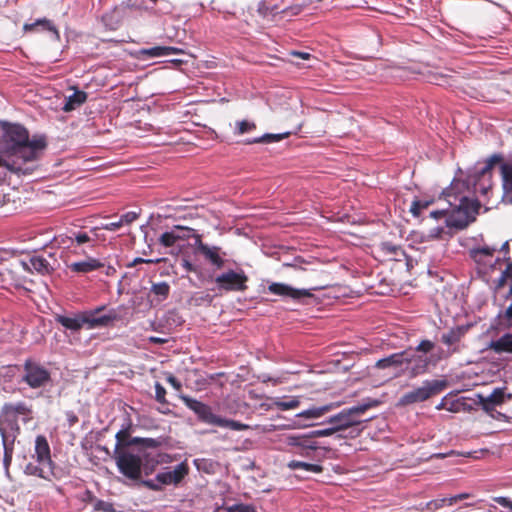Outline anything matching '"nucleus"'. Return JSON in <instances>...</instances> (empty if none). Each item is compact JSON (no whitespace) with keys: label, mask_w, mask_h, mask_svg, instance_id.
<instances>
[{"label":"nucleus","mask_w":512,"mask_h":512,"mask_svg":"<svg viewBox=\"0 0 512 512\" xmlns=\"http://www.w3.org/2000/svg\"><path fill=\"white\" fill-rule=\"evenodd\" d=\"M444 233L443 227H435L429 231V233L425 236L428 240H435L441 238Z\"/></svg>","instance_id":"nucleus-55"},{"label":"nucleus","mask_w":512,"mask_h":512,"mask_svg":"<svg viewBox=\"0 0 512 512\" xmlns=\"http://www.w3.org/2000/svg\"><path fill=\"white\" fill-rule=\"evenodd\" d=\"M184 50L172 46H155L151 48H143L140 50V54L146 58H156L167 56L170 54H183Z\"/></svg>","instance_id":"nucleus-21"},{"label":"nucleus","mask_w":512,"mask_h":512,"mask_svg":"<svg viewBox=\"0 0 512 512\" xmlns=\"http://www.w3.org/2000/svg\"><path fill=\"white\" fill-rule=\"evenodd\" d=\"M113 458L119 472L127 479L137 482L140 486V481H142L143 456L128 451L117 452L113 455Z\"/></svg>","instance_id":"nucleus-5"},{"label":"nucleus","mask_w":512,"mask_h":512,"mask_svg":"<svg viewBox=\"0 0 512 512\" xmlns=\"http://www.w3.org/2000/svg\"><path fill=\"white\" fill-rule=\"evenodd\" d=\"M122 223L120 221V219L117 221V222H111V223H107L103 226V229L105 230H109V231H115L117 229H119L120 227H122Z\"/></svg>","instance_id":"nucleus-60"},{"label":"nucleus","mask_w":512,"mask_h":512,"mask_svg":"<svg viewBox=\"0 0 512 512\" xmlns=\"http://www.w3.org/2000/svg\"><path fill=\"white\" fill-rule=\"evenodd\" d=\"M257 12L259 15L266 17L271 12V10L265 1H261L258 4Z\"/></svg>","instance_id":"nucleus-58"},{"label":"nucleus","mask_w":512,"mask_h":512,"mask_svg":"<svg viewBox=\"0 0 512 512\" xmlns=\"http://www.w3.org/2000/svg\"><path fill=\"white\" fill-rule=\"evenodd\" d=\"M172 230L178 231L179 236H184V240H187L191 237L193 238V236L196 235L195 233H193V229L188 228V227H183L180 225L174 226V228Z\"/></svg>","instance_id":"nucleus-50"},{"label":"nucleus","mask_w":512,"mask_h":512,"mask_svg":"<svg viewBox=\"0 0 512 512\" xmlns=\"http://www.w3.org/2000/svg\"><path fill=\"white\" fill-rule=\"evenodd\" d=\"M34 452L36 454L43 455L46 458H51L50 446L44 435H38L36 437Z\"/></svg>","instance_id":"nucleus-38"},{"label":"nucleus","mask_w":512,"mask_h":512,"mask_svg":"<svg viewBox=\"0 0 512 512\" xmlns=\"http://www.w3.org/2000/svg\"><path fill=\"white\" fill-rule=\"evenodd\" d=\"M181 266L185 269L186 272L188 273H198L199 272V268L198 266H196L195 264H193L192 262H190L187 258H183L181 260Z\"/></svg>","instance_id":"nucleus-54"},{"label":"nucleus","mask_w":512,"mask_h":512,"mask_svg":"<svg viewBox=\"0 0 512 512\" xmlns=\"http://www.w3.org/2000/svg\"><path fill=\"white\" fill-rule=\"evenodd\" d=\"M447 387L446 380H426L421 387L409 391L401 396L399 405L407 406L424 402L434 395L441 393Z\"/></svg>","instance_id":"nucleus-7"},{"label":"nucleus","mask_w":512,"mask_h":512,"mask_svg":"<svg viewBox=\"0 0 512 512\" xmlns=\"http://www.w3.org/2000/svg\"><path fill=\"white\" fill-rule=\"evenodd\" d=\"M216 426L226 427V428H229V429L235 430V431H243V430H247L249 428V426L247 424H243V423H241L239 421H235V420L224 419L221 417L218 418Z\"/></svg>","instance_id":"nucleus-40"},{"label":"nucleus","mask_w":512,"mask_h":512,"mask_svg":"<svg viewBox=\"0 0 512 512\" xmlns=\"http://www.w3.org/2000/svg\"><path fill=\"white\" fill-rule=\"evenodd\" d=\"M63 249H65V262L67 263L68 262V259L70 258L71 255H83L86 253L85 249L83 248V246H76V245H67V244H60Z\"/></svg>","instance_id":"nucleus-46"},{"label":"nucleus","mask_w":512,"mask_h":512,"mask_svg":"<svg viewBox=\"0 0 512 512\" xmlns=\"http://www.w3.org/2000/svg\"><path fill=\"white\" fill-rule=\"evenodd\" d=\"M184 236H179L178 231H166L158 239L160 245L169 248L173 247L178 241H183Z\"/></svg>","instance_id":"nucleus-33"},{"label":"nucleus","mask_w":512,"mask_h":512,"mask_svg":"<svg viewBox=\"0 0 512 512\" xmlns=\"http://www.w3.org/2000/svg\"><path fill=\"white\" fill-rule=\"evenodd\" d=\"M6 167L8 170L15 172V173H29L33 170L31 167H22L19 165L18 161L12 160L11 162H8L6 160H3L0 158V167Z\"/></svg>","instance_id":"nucleus-41"},{"label":"nucleus","mask_w":512,"mask_h":512,"mask_svg":"<svg viewBox=\"0 0 512 512\" xmlns=\"http://www.w3.org/2000/svg\"><path fill=\"white\" fill-rule=\"evenodd\" d=\"M49 258L52 261L42 255H35L29 259L28 263L21 262V265L23 269L28 272H36L43 276L51 275L56 270L58 261L53 258L51 254L49 255Z\"/></svg>","instance_id":"nucleus-15"},{"label":"nucleus","mask_w":512,"mask_h":512,"mask_svg":"<svg viewBox=\"0 0 512 512\" xmlns=\"http://www.w3.org/2000/svg\"><path fill=\"white\" fill-rule=\"evenodd\" d=\"M142 446L146 448H157L160 446V441L153 438H143Z\"/></svg>","instance_id":"nucleus-57"},{"label":"nucleus","mask_w":512,"mask_h":512,"mask_svg":"<svg viewBox=\"0 0 512 512\" xmlns=\"http://www.w3.org/2000/svg\"><path fill=\"white\" fill-rule=\"evenodd\" d=\"M33 461L26 464L24 468V474L28 476H35L44 480L51 481L55 476L54 473V462L51 458H46L43 455L34 454L32 455Z\"/></svg>","instance_id":"nucleus-12"},{"label":"nucleus","mask_w":512,"mask_h":512,"mask_svg":"<svg viewBox=\"0 0 512 512\" xmlns=\"http://www.w3.org/2000/svg\"><path fill=\"white\" fill-rule=\"evenodd\" d=\"M481 204L477 199H470L468 197H462L457 208V213L465 215L464 220L452 221L446 220L447 226L465 228L469 222L474 221L476 215L479 213Z\"/></svg>","instance_id":"nucleus-13"},{"label":"nucleus","mask_w":512,"mask_h":512,"mask_svg":"<svg viewBox=\"0 0 512 512\" xmlns=\"http://www.w3.org/2000/svg\"><path fill=\"white\" fill-rule=\"evenodd\" d=\"M275 407L282 411L290 410L297 408L300 405V401L296 397H292L291 399L284 401L281 399H276L274 401Z\"/></svg>","instance_id":"nucleus-43"},{"label":"nucleus","mask_w":512,"mask_h":512,"mask_svg":"<svg viewBox=\"0 0 512 512\" xmlns=\"http://www.w3.org/2000/svg\"><path fill=\"white\" fill-rule=\"evenodd\" d=\"M138 213L134 212V211H129L123 215H121L120 217V221L122 223V225H128V224H131L132 222H134L137 218H138Z\"/></svg>","instance_id":"nucleus-53"},{"label":"nucleus","mask_w":512,"mask_h":512,"mask_svg":"<svg viewBox=\"0 0 512 512\" xmlns=\"http://www.w3.org/2000/svg\"><path fill=\"white\" fill-rule=\"evenodd\" d=\"M256 129V124L248 120H241L236 122L235 133L242 135L244 133L251 132Z\"/></svg>","instance_id":"nucleus-45"},{"label":"nucleus","mask_w":512,"mask_h":512,"mask_svg":"<svg viewBox=\"0 0 512 512\" xmlns=\"http://www.w3.org/2000/svg\"><path fill=\"white\" fill-rule=\"evenodd\" d=\"M287 467L291 470L302 469L310 473H321L323 467L318 464H311L302 461L292 460L287 464Z\"/></svg>","instance_id":"nucleus-35"},{"label":"nucleus","mask_w":512,"mask_h":512,"mask_svg":"<svg viewBox=\"0 0 512 512\" xmlns=\"http://www.w3.org/2000/svg\"><path fill=\"white\" fill-rule=\"evenodd\" d=\"M155 399L157 402L162 403V404L167 402L166 401V390L158 382L155 384Z\"/></svg>","instance_id":"nucleus-49"},{"label":"nucleus","mask_w":512,"mask_h":512,"mask_svg":"<svg viewBox=\"0 0 512 512\" xmlns=\"http://www.w3.org/2000/svg\"><path fill=\"white\" fill-rule=\"evenodd\" d=\"M45 147L46 141L44 138H33L15 150H11L9 154L14 157V161H18L19 165L23 167L27 163L37 161Z\"/></svg>","instance_id":"nucleus-10"},{"label":"nucleus","mask_w":512,"mask_h":512,"mask_svg":"<svg viewBox=\"0 0 512 512\" xmlns=\"http://www.w3.org/2000/svg\"><path fill=\"white\" fill-rule=\"evenodd\" d=\"M214 282L222 292H245L248 289L249 277L242 268L228 269L217 276L212 274L206 278Z\"/></svg>","instance_id":"nucleus-3"},{"label":"nucleus","mask_w":512,"mask_h":512,"mask_svg":"<svg viewBox=\"0 0 512 512\" xmlns=\"http://www.w3.org/2000/svg\"><path fill=\"white\" fill-rule=\"evenodd\" d=\"M188 474L189 466L187 462L184 461L176 465L172 470L166 469L165 471L159 472L155 479L140 481V486L151 491L160 492L163 490V486L179 485Z\"/></svg>","instance_id":"nucleus-4"},{"label":"nucleus","mask_w":512,"mask_h":512,"mask_svg":"<svg viewBox=\"0 0 512 512\" xmlns=\"http://www.w3.org/2000/svg\"><path fill=\"white\" fill-rule=\"evenodd\" d=\"M166 381L177 391L182 389L181 382L171 373H169L166 377Z\"/></svg>","instance_id":"nucleus-56"},{"label":"nucleus","mask_w":512,"mask_h":512,"mask_svg":"<svg viewBox=\"0 0 512 512\" xmlns=\"http://www.w3.org/2000/svg\"><path fill=\"white\" fill-rule=\"evenodd\" d=\"M213 512H257L252 504L238 503L232 506H218Z\"/></svg>","instance_id":"nucleus-37"},{"label":"nucleus","mask_w":512,"mask_h":512,"mask_svg":"<svg viewBox=\"0 0 512 512\" xmlns=\"http://www.w3.org/2000/svg\"><path fill=\"white\" fill-rule=\"evenodd\" d=\"M432 203L433 200H414L410 206V212L413 216L419 217L421 212L427 209Z\"/></svg>","instance_id":"nucleus-42"},{"label":"nucleus","mask_w":512,"mask_h":512,"mask_svg":"<svg viewBox=\"0 0 512 512\" xmlns=\"http://www.w3.org/2000/svg\"><path fill=\"white\" fill-rule=\"evenodd\" d=\"M334 433H336V431L334 430V428L332 426L329 428H325V429L310 431V434H311V436H313L314 440H316V438H318V437H326V436H330Z\"/></svg>","instance_id":"nucleus-51"},{"label":"nucleus","mask_w":512,"mask_h":512,"mask_svg":"<svg viewBox=\"0 0 512 512\" xmlns=\"http://www.w3.org/2000/svg\"><path fill=\"white\" fill-rule=\"evenodd\" d=\"M23 371L22 382L26 383L32 389L45 387L51 381L50 372L33 359L29 358L25 360Z\"/></svg>","instance_id":"nucleus-8"},{"label":"nucleus","mask_w":512,"mask_h":512,"mask_svg":"<svg viewBox=\"0 0 512 512\" xmlns=\"http://www.w3.org/2000/svg\"><path fill=\"white\" fill-rule=\"evenodd\" d=\"M24 31L26 32H34V31H49L52 34H54L57 38H59V32L56 26L53 24L52 21L43 18L38 19L34 23H26L23 26Z\"/></svg>","instance_id":"nucleus-25"},{"label":"nucleus","mask_w":512,"mask_h":512,"mask_svg":"<svg viewBox=\"0 0 512 512\" xmlns=\"http://www.w3.org/2000/svg\"><path fill=\"white\" fill-rule=\"evenodd\" d=\"M181 400L198 416L201 422L211 425L217 424L219 416L212 412L210 406L186 395L181 396Z\"/></svg>","instance_id":"nucleus-17"},{"label":"nucleus","mask_w":512,"mask_h":512,"mask_svg":"<svg viewBox=\"0 0 512 512\" xmlns=\"http://www.w3.org/2000/svg\"><path fill=\"white\" fill-rule=\"evenodd\" d=\"M334 408H335V404H333V403L323 405V406H313V407L308 408L307 410L302 411L297 416L303 417L306 419H318V418L324 416L325 414L329 413L330 411H332Z\"/></svg>","instance_id":"nucleus-27"},{"label":"nucleus","mask_w":512,"mask_h":512,"mask_svg":"<svg viewBox=\"0 0 512 512\" xmlns=\"http://www.w3.org/2000/svg\"><path fill=\"white\" fill-rule=\"evenodd\" d=\"M167 317H168V319H172L173 322L181 324V317L179 316V314L176 311H169L167 313Z\"/></svg>","instance_id":"nucleus-61"},{"label":"nucleus","mask_w":512,"mask_h":512,"mask_svg":"<svg viewBox=\"0 0 512 512\" xmlns=\"http://www.w3.org/2000/svg\"><path fill=\"white\" fill-rule=\"evenodd\" d=\"M281 441L284 445L283 450L303 457H310L313 451L321 448L310 432L288 434Z\"/></svg>","instance_id":"nucleus-6"},{"label":"nucleus","mask_w":512,"mask_h":512,"mask_svg":"<svg viewBox=\"0 0 512 512\" xmlns=\"http://www.w3.org/2000/svg\"><path fill=\"white\" fill-rule=\"evenodd\" d=\"M151 292L162 297V299H166L170 293V286L167 282L154 283L151 287Z\"/></svg>","instance_id":"nucleus-44"},{"label":"nucleus","mask_w":512,"mask_h":512,"mask_svg":"<svg viewBox=\"0 0 512 512\" xmlns=\"http://www.w3.org/2000/svg\"><path fill=\"white\" fill-rule=\"evenodd\" d=\"M435 347V344L428 340H422L415 349L409 348L403 350L404 358V371L407 372L410 378L417 377L425 374L431 363L430 357L426 354L431 352Z\"/></svg>","instance_id":"nucleus-2"},{"label":"nucleus","mask_w":512,"mask_h":512,"mask_svg":"<svg viewBox=\"0 0 512 512\" xmlns=\"http://www.w3.org/2000/svg\"><path fill=\"white\" fill-rule=\"evenodd\" d=\"M489 348L495 353H511L512 354V333H506L499 339L491 341Z\"/></svg>","instance_id":"nucleus-26"},{"label":"nucleus","mask_w":512,"mask_h":512,"mask_svg":"<svg viewBox=\"0 0 512 512\" xmlns=\"http://www.w3.org/2000/svg\"><path fill=\"white\" fill-rule=\"evenodd\" d=\"M445 505H446V500H444V498L435 499V500H431L428 503H426V508L429 511L434 512V511L444 507Z\"/></svg>","instance_id":"nucleus-52"},{"label":"nucleus","mask_w":512,"mask_h":512,"mask_svg":"<svg viewBox=\"0 0 512 512\" xmlns=\"http://www.w3.org/2000/svg\"><path fill=\"white\" fill-rule=\"evenodd\" d=\"M291 55L299 57L304 60H309L311 58V54L307 52L292 51Z\"/></svg>","instance_id":"nucleus-62"},{"label":"nucleus","mask_w":512,"mask_h":512,"mask_svg":"<svg viewBox=\"0 0 512 512\" xmlns=\"http://www.w3.org/2000/svg\"><path fill=\"white\" fill-rule=\"evenodd\" d=\"M500 173L505 197L512 204V164L502 163L500 166Z\"/></svg>","instance_id":"nucleus-24"},{"label":"nucleus","mask_w":512,"mask_h":512,"mask_svg":"<svg viewBox=\"0 0 512 512\" xmlns=\"http://www.w3.org/2000/svg\"><path fill=\"white\" fill-rule=\"evenodd\" d=\"M104 308V306H101L92 311L78 314L75 317L57 315L55 319L57 323L71 331H79L85 324H87L89 329L106 327L117 319V315L115 312L100 315Z\"/></svg>","instance_id":"nucleus-1"},{"label":"nucleus","mask_w":512,"mask_h":512,"mask_svg":"<svg viewBox=\"0 0 512 512\" xmlns=\"http://www.w3.org/2000/svg\"><path fill=\"white\" fill-rule=\"evenodd\" d=\"M3 131L4 141L10 144L8 153L30 140L28 130L22 125L3 123Z\"/></svg>","instance_id":"nucleus-14"},{"label":"nucleus","mask_w":512,"mask_h":512,"mask_svg":"<svg viewBox=\"0 0 512 512\" xmlns=\"http://www.w3.org/2000/svg\"><path fill=\"white\" fill-rule=\"evenodd\" d=\"M31 412V408L25 402L5 403L0 417L7 422H15L19 415H29Z\"/></svg>","instance_id":"nucleus-20"},{"label":"nucleus","mask_w":512,"mask_h":512,"mask_svg":"<svg viewBox=\"0 0 512 512\" xmlns=\"http://www.w3.org/2000/svg\"><path fill=\"white\" fill-rule=\"evenodd\" d=\"M506 269L501 273L503 276H505L507 279L512 280V261L510 257H507L506 259Z\"/></svg>","instance_id":"nucleus-59"},{"label":"nucleus","mask_w":512,"mask_h":512,"mask_svg":"<svg viewBox=\"0 0 512 512\" xmlns=\"http://www.w3.org/2000/svg\"><path fill=\"white\" fill-rule=\"evenodd\" d=\"M404 354L403 351L393 353L385 358L379 359L375 363V367L378 369H388L392 368L394 370L401 369L404 367Z\"/></svg>","instance_id":"nucleus-22"},{"label":"nucleus","mask_w":512,"mask_h":512,"mask_svg":"<svg viewBox=\"0 0 512 512\" xmlns=\"http://www.w3.org/2000/svg\"><path fill=\"white\" fill-rule=\"evenodd\" d=\"M267 289L271 294L299 302L304 298L313 297L311 289H297L285 283L273 282L268 285Z\"/></svg>","instance_id":"nucleus-16"},{"label":"nucleus","mask_w":512,"mask_h":512,"mask_svg":"<svg viewBox=\"0 0 512 512\" xmlns=\"http://www.w3.org/2000/svg\"><path fill=\"white\" fill-rule=\"evenodd\" d=\"M506 387L495 388L489 396L478 395L479 404L481 408L491 413L495 410V407L501 406L507 401L512 400V393L506 392Z\"/></svg>","instance_id":"nucleus-18"},{"label":"nucleus","mask_w":512,"mask_h":512,"mask_svg":"<svg viewBox=\"0 0 512 512\" xmlns=\"http://www.w3.org/2000/svg\"><path fill=\"white\" fill-rule=\"evenodd\" d=\"M289 135H290L289 132L281 133V134H265V135H263L261 137L254 138V139L248 141L247 143L248 144H253V143H272V142H278V141H281V140L287 138Z\"/></svg>","instance_id":"nucleus-39"},{"label":"nucleus","mask_w":512,"mask_h":512,"mask_svg":"<svg viewBox=\"0 0 512 512\" xmlns=\"http://www.w3.org/2000/svg\"><path fill=\"white\" fill-rule=\"evenodd\" d=\"M495 327L499 330L512 328V303L504 311L498 313L495 318Z\"/></svg>","instance_id":"nucleus-30"},{"label":"nucleus","mask_w":512,"mask_h":512,"mask_svg":"<svg viewBox=\"0 0 512 512\" xmlns=\"http://www.w3.org/2000/svg\"><path fill=\"white\" fill-rule=\"evenodd\" d=\"M446 215V210H436L430 213V216L435 219L443 218Z\"/></svg>","instance_id":"nucleus-63"},{"label":"nucleus","mask_w":512,"mask_h":512,"mask_svg":"<svg viewBox=\"0 0 512 512\" xmlns=\"http://www.w3.org/2000/svg\"><path fill=\"white\" fill-rule=\"evenodd\" d=\"M464 335V329L462 327H456L450 329L447 333L441 336V341L448 346L458 343Z\"/></svg>","instance_id":"nucleus-34"},{"label":"nucleus","mask_w":512,"mask_h":512,"mask_svg":"<svg viewBox=\"0 0 512 512\" xmlns=\"http://www.w3.org/2000/svg\"><path fill=\"white\" fill-rule=\"evenodd\" d=\"M87 100V93L84 91L76 90L72 95L66 98L63 106L65 112H70L77 107L81 106Z\"/></svg>","instance_id":"nucleus-28"},{"label":"nucleus","mask_w":512,"mask_h":512,"mask_svg":"<svg viewBox=\"0 0 512 512\" xmlns=\"http://www.w3.org/2000/svg\"><path fill=\"white\" fill-rule=\"evenodd\" d=\"M502 156L499 154H493L490 156L486 162L484 167H482L479 171L475 174V179L479 180L481 177L485 176L486 174H490L494 165L497 163H500L502 161Z\"/></svg>","instance_id":"nucleus-36"},{"label":"nucleus","mask_w":512,"mask_h":512,"mask_svg":"<svg viewBox=\"0 0 512 512\" xmlns=\"http://www.w3.org/2000/svg\"><path fill=\"white\" fill-rule=\"evenodd\" d=\"M194 244L192 248L195 254H200L203 258L209 262L216 269H222L225 265V255L226 253L222 251V248L219 246H210L207 243L202 241L201 235H194Z\"/></svg>","instance_id":"nucleus-11"},{"label":"nucleus","mask_w":512,"mask_h":512,"mask_svg":"<svg viewBox=\"0 0 512 512\" xmlns=\"http://www.w3.org/2000/svg\"><path fill=\"white\" fill-rule=\"evenodd\" d=\"M116 445L114 449V454L117 452H128L129 451V441H130V433L127 429H121L116 433Z\"/></svg>","instance_id":"nucleus-32"},{"label":"nucleus","mask_w":512,"mask_h":512,"mask_svg":"<svg viewBox=\"0 0 512 512\" xmlns=\"http://www.w3.org/2000/svg\"><path fill=\"white\" fill-rule=\"evenodd\" d=\"M382 250L386 253L392 254L394 256H399L403 254V251L400 246H397L391 242L382 243Z\"/></svg>","instance_id":"nucleus-47"},{"label":"nucleus","mask_w":512,"mask_h":512,"mask_svg":"<svg viewBox=\"0 0 512 512\" xmlns=\"http://www.w3.org/2000/svg\"><path fill=\"white\" fill-rule=\"evenodd\" d=\"M68 268L75 273H89L103 267V264L95 258L89 257L84 261L73 262L68 264Z\"/></svg>","instance_id":"nucleus-23"},{"label":"nucleus","mask_w":512,"mask_h":512,"mask_svg":"<svg viewBox=\"0 0 512 512\" xmlns=\"http://www.w3.org/2000/svg\"><path fill=\"white\" fill-rule=\"evenodd\" d=\"M495 251V248L485 246L471 249L469 255L477 264H485L484 259L486 257H493Z\"/></svg>","instance_id":"nucleus-31"},{"label":"nucleus","mask_w":512,"mask_h":512,"mask_svg":"<svg viewBox=\"0 0 512 512\" xmlns=\"http://www.w3.org/2000/svg\"><path fill=\"white\" fill-rule=\"evenodd\" d=\"M58 244L83 246L87 244L89 247L95 246V238L91 237L83 230H69L67 234L59 235L55 238Z\"/></svg>","instance_id":"nucleus-19"},{"label":"nucleus","mask_w":512,"mask_h":512,"mask_svg":"<svg viewBox=\"0 0 512 512\" xmlns=\"http://www.w3.org/2000/svg\"><path fill=\"white\" fill-rule=\"evenodd\" d=\"M370 406L371 405L369 404H362L344 409L340 413L331 416L327 420V423L330 424L336 432L359 425L361 423L359 418L360 415H362Z\"/></svg>","instance_id":"nucleus-9"},{"label":"nucleus","mask_w":512,"mask_h":512,"mask_svg":"<svg viewBox=\"0 0 512 512\" xmlns=\"http://www.w3.org/2000/svg\"><path fill=\"white\" fill-rule=\"evenodd\" d=\"M507 280L508 279L501 274V276L496 281V289L502 288L506 284Z\"/></svg>","instance_id":"nucleus-64"},{"label":"nucleus","mask_w":512,"mask_h":512,"mask_svg":"<svg viewBox=\"0 0 512 512\" xmlns=\"http://www.w3.org/2000/svg\"><path fill=\"white\" fill-rule=\"evenodd\" d=\"M427 81L438 86L452 87L456 82V79L454 76L448 74L439 72H429L427 74Z\"/></svg>","instance_id":"nucleus-29"},{"label":"nucleus","mask_w":512,"mask_h":512,"mask_svg":"<svg viewBox=\"0 0 512 512\" xmlns=\"http://www.w3.org/2000/svg\"><path fill=\"white\" fill-rule=\"evenodd\" d=\"M165 259L164 258H158V259H144V258H140V257H137L135 258L132 262L128 263L127 264V267H135L136 265L138 264H142V263H147V264H158V263H161V262H164Z\"/></svg>","instance_id":"nucleus-48"}]
</instances>
